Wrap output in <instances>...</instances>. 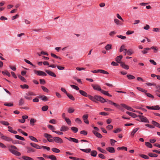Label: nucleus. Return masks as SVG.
I'll use <instances>...</instances> for the list:
<instances>
[{
	"label": "nucleus",
	"instance_id": "obj_46",
	"mask_svg": "<svg viewBox=\"0 0 160 160\" xmlns=\"http://www.w3.org/2000/svg\"><path fill=\"white\" fill-rule=\"evenodd\" d=\"M29 138L32 141L35 142H38V140L35 137L32 136H29Z\"/></svg>",
	"mask_w": 160,
	"mask_h": 160
},
{
	"label": "nucleus",
	"instance_id": "obj_8",
	"mask_svg": "<svg viewBox=\"0 0 160 160\" xmlns=\"http://www.w3.org/2000/svg\"><path fill=\"white\" fill-rule=\"evenodd\" d=\"M120 105L128 110L134 112V110L132 108L125 104L121 103L120 104Z\"/></svg>",
	"mask_w": 160,
	"mask_h": 160
},
{
	"label": "nucleus",
	"instance_id": "obj_49",
	"mask_svg": "<svg viewBox=\"0 0 160 160\" xmlns=\"http://www.w3.org/2000/svg\"><path fill=\"white\" fill-rule=\"evenodd\" d=\"M48 108V107L47 105H45L42 107V110L43 111H47Z\"/></svg>",
	"mask_w": 160,
	"mask_h": 160
},
{
	"label": "nucleus",
	"instance_id": "obj_56",
	"mask_svg": "<svg viewBox=\"0 0 160 160\" xmlns=\"http://www.w3.org/2000/svg\"><path fill=\"white\" fill-rule=\"evenodd\" d=\"M41 88H42V90L44 92H49V90L48 88H46L44 86H42L41 87Z\"/></svg>",
	"mask_w": 160,
	"mask_h": 160
},
{
	"label": "nucleus",
	"instance_id": "obj_31",
	"mask_svg": "<svg viewBox=\"0 0 160 160\" xmlns=\"http://www.w3.org/2000/svg\"><path fill=\"white\" fill-rule=\"evenodd\" d=\"M15 138L17 139L20 140L22 141H24L25 140L23 137L19 136L18 135H15Z\"/></svg>",
	"mask_w": 160,
	"mask_h": 160
},
{
	"label": "nucleus",
	"instance_id": "obj_43",
	"mask_svg": "<svg viewBox=\"0 0 160 160\" xmlns=\"http://www.w3.org/2000/svg\"><path fill=\"white\" fill-rule=\"evenodd\" d=\"M71 129L74 133L77 132L78 131V129L75 127H72L71 128Z\"/></svg>",
	"mask_w": 160,
	"mask_h": 160
},
{
	"label": "nucleus",
	"instance_id": "obj_19",
	"mask_svg": "<svg viewBox=\"0 0 160 160\" xmlns=\"http://www.w3.org/2000/svg\"><path fill=\"white\" fill-rule=\"evenodd\" d=\"M140 119L142 122L147 123H149V121L147 119V118L144 116H143L142 117H141V118Z\"/></svg>",
	"mask_w": 160,
	"mask_h": 160
},
{
	"label": "nucleus",
	"instance_id": "obj_24",
	"mask_svg": "<svg viewBox=\"0 0 160 160\" xmlns=\"http://www.w3.org/2000/svg\"><path fill=\"white\" fill-rule=\"evenodd\" d=\"M122 58V55H119L116 58V61L118 63H120L121 64V62H120V61Z\"/></svg>",
	"mask_w": 160,
	"mask_h": 160
},
{
	"label": "nucleus",
	"instance_id": "obj_21",
	"mask_svg": "<svg viewBox=\"0 0 160 160\" xmlns=\"http://www.w3.org/2000/svg\"><path fill=\"white\" fill-rule=\"evenodd\" d=\"M87 97H88L89 99L92 101L96 102L97 101L96 98V95L94 97H93L91 95H88Z\"/></svg>",
	"mask_w": 160,
	"mask_h": 160
},
{
	"label": "nucleus",
	"instance_id": "obj_47",
	"mask_svg": "<svg viewBox=\"0 0 160 160\" xmlns=\"http://www.w3.org/2000/svg\"><path fill=\"white\" fill-rule=\"evenodd\" d=\"M148 156L151 157H158V155L156 154L153 153H149L148 154Z\"/></svg>",
	"mask_w": 160,
	"mask_h": 160
},
{
	"label": "nucleus",
	"instance_id": "obj_38",
	"mask_svg": "<svg viewBox=\"0 0 160 160\" xmlns=\"http://www.w3.org/2000/svg\"><path fill=\"white\" fill-rule=\"evenodd\" d=\"M52 150L54 152L56 153H59L60 152V150L56 148H53L52 149Z\"/></svg>",
	"mask_w": 160,
	"mask_h": 160
},
{
	"label": "nucleus",
	"instance_id": "obj_29",
	"mask_svg": "<svg viewBox=\"0 0 160 160\" xmlns=\"http://www.w3.org/2000/svg\"><path fill=\"white\" fill-rule=\"evenodd\" d=\"M91 155L94 157H95L96 156L97 154V152L95 150H93L92 151H91Z\"/></svg>",
	"mask_w": 160,
	"mask_h": 160
},
{
	"label": "nucleus",
	"instance_id": "obj_34",
	"mask_svg": "<svg viewBox=\"0 0 160 160\" xmlns=\"http://www.w3.org/2000/svg\"><path fill=\"white\" fill-rule=\"evenodd\" d=\"M47 158L50 159L51 160H57V158L55 156L53 155H51L48 156Z\"/></svg>",
	"mask_w": 160,
	"mask_h": 160
},
{
	"label": "nucleus",
	"instance_id": "obj_25",
	"mask_svg": "<svg viewBox=\"0 0 160 160\" xmlns=\"http://www.w3.org/2000/svg\"><path fill=\"white\" fill-rule=\"evenodd\" d=\"M79 92L81 95L85 97H87L88 95L86 92L82 90H79Z\"/></svg>",
	"mask_w": 160,
	"mask_h": 160
},
{
	"label": "nucleus",
	"instance_id": "obj_12",
	"mask_svg": "<svg viewBox=\"0 0 160 160\" xmlns=\"http://www.w3.org/2000/svg\"><path fill=\"white\" fill-rule=\"evenodd\" d=\"M45 72L50 76H51L54 77H56V75L55 73L50 70H45Z\"/></svg>",
	"mask_w": 160,
	"mask_h": 160
},
{
	"label": "nucleus",
	"instance_id": "obj_32",
	"mask_svg": "<svg viewBox=\"0 0 160 160\" xmlns=\"http://www.w3.org/2000/svg\"><path fill=\"white\" fill-rule=\"evenodd\" d=\"M36 120L34 118H31L30 120V124L32 126H33L34 125V123L36 122Z\"/></svg>",
	"mask_w": 160,
	"mask_h": 160
},
{
	"label": "nucleus",
	"instance_id": "obj_63",
	"mask_svg": "<svg viewBox=\"0 0 160 160\" xmlns=\"http://www.w3.org/2000/svg\"><path fill=\"white\" fill-rule=\"evenodd\" d=\"M113 128V126L112 125H109L106 127L107 129L108 130H111Z\"/></svg>",
	"mask_w": 160,
	"mask_h": 160
},
{
	"label": "nucleus",
	"instance_id": "obj_28",
	"mask_svg": "<svg viewBox=\"0 0 160 160\" xmlns=\"http://www.w3.org/2000/svg\"><path fill=\"white\" fill-rule=\"evenodd\" d=\"M82 151L86 153H88L91 152V149L90 148H88L86 149H80Z\"/></svg>",
	"mask_w": 160,
	"mask_h": 160
},
{
	"label": "nucleus",
	"instance_id": "obj_59",
	"mask_svg": "<svg viewBox=\"0 0 160 160\" xmlns=\"http://www.w3.org/2000/svg\"><path fill=\"white\" fill-rule=\"evenodd\" d=\"M65 120L68 124L69 125H71V121L68 118H65Z\"/></svg>",
	"mask_w": 160,
	"mask_h": 160
},
{
	"label": "nucleus",
	"instance_id": "obj_64",
	"mask_svg": "<svg viewBox=\"0 0 160 160\" xmlns=\"http://www.w3.org/2000/svg\"><path fill=\"white\" fill-rule=\"evenodd\" d=\"M81 134L84 135L86 136L88 134L87 132L85 130H82L80 132Z\"/></svg>",
	"mask_w": 160,
	"mask_h": 160
},
{
	"label": "nucleus",
	"instance_id": "obj_44",
	"mask_svg": "<svg viewBox=\"0 0 160 160\" xmlns=\"http://www.w3.org/2000/svg\"><path fill=\"white\" fill-rule=\"evenodd\" d=\"M105 48L107 50H109L112 48V45L110 44H108L105 47Z\"/></svg>",
	"mask_w": 160,
	"mask_h": 160
},
{
	"label": "nucleus",
	"instance_id": "obj_14",
	"mask_svg": "<svg viewBox=\"0 0 160 160\" xmlns=\"http://www.w3.org/2000/svg\"><path fill=\"white\" fill-rule=\"evenodd\" d=\"M30 145L33 147L37 149H41V146H40L39 145L34 143L31 142L30 143Z\"/></svg>",
	"mask_w": 160,
	"mask_h": 160
},
{
	"label": "nucleus",
	"instance_id": "obj_16",
	"mask_svg": "<svg viewBox=\"0 0 160 160\" xmlns=\"http://www.w3.org/2000/svg\"><path fill=\"white\" fill-rule=\"evenodd\" d=\"M92 132L98 138H101L102 137V135L100 133L94 130L92 131Z\"/></svg>",
	"mask_w": 160,
	"mask_h": 160
},
{
	"label": "nucleus",
	"instance_id": "obj_18",
	"mask_svg": "<svg viewBox=\"0 0 160 160\" xmlns=\"http://www.w3.org/2000/svg\"><path fill=\"white\" fill-rule=\"evenodd\" d=\"M126 113L127 114H128L130 116H131L133 118H137V115L134 113L128 111Z\"/></svg>",
	"mask_w": 160,
	"mask_h": 160
},
{
	"label": "nucleus",
	"instance_id": "obj_40",
	"mask_svg": "<svg viewBox=\"0 0 160 160\" xmlns=\"http://www.w3.org/2000/svg\"><path fill=\"white\" fill-rule=\"evenodd\" d=\"M127 77L129 80L133 79L135 78V77L134 76L130 74L127 75Z\"/></svg>",
	"mask_w": 160,
	"mask_h": 160
},
{
	"label": "nucleus",
	"instance_id": "obj_55",
	"mask_svg": "<svg viewBox=\"0 0 160 160\" xmlns=\"http://www.w3.org/2000/svg\"><path fill=\"white\" fill-rule=\"evenodd\" d=\"M125 46L124 45H122L120 47V52H123V51L125 50L126 48H125Z\"/></svg>",
	"mask_w": 160,
	"mask_h": 160
},
{
	"label": "nucleus",
	"instance_id": "obj_51",
	"mask_svg": "<svg viewBox=\"0 0 160 160\" xmlns=\"http://www.w3.org/2000/svg\"><path fill=\"white\" fill-rule=\"evenodd\" d=\"M151 49H152L154 50V53H156L158 51V48L156 47L152 46L151 47Z\"/></svg>",
	"mask_w": 160,
	"mask_h": 160
},
{
	"label": "nucleus",
	"instance_id": "obj_15",
	"mask_svg": "<svg viewBox=\"0 0 160 160\" xmlns=\"http://www.w3.org/2000/svg\"><path fill=\"white\" fill-rule=\"evenodd\" d=\"M106 150L111 153H114L115 152V150L112 147H108L106 148Z\"/></svg>",
	"mask_w": 160,
	"mask_h": 160
},
{
	"label": "nucleus",
	"instance_id": "obj_36",
	"mask_svg": "<svg viewBox=\"0 0 160 160\" xmlns=\"http://www.w3.org/2000/svg\"><path fill=\"white\" fill-rule=\"evenodd\" d=\"M40 98L43 101H46L48 100V99L46 96L44 95H42L40 97Z\"/></svg>",
	"mask_w": 160,
	"mask_h": 160
},
{
	"label": "nucleus",
	"instance_id": "obj_62",
	"mask_svg": "<svg viewBox=\"0 0 160 160\" xmlns=\"http://www.w3.org/2000/svg\"><path fill=\"white\" fill-rule=\"evenodd\" d=\"M71 87L73 89H74L77 90H79V88L77 86L74 85H70Z\"/></svg>",
	"mask_w": 160,
	"mask_h": 160
},
{
	"label": "nucleus",
	"instance_id": "obj_3",
	"mask_svg": "<svg viewBox=\"0 0 160 160\" xmlns=\"http://www.w3.org/2000/svg\"><path fill=\"white\" fill-rule=\"evenodd\" d=\"M34 73L38 76H46L47 74L44 72L40 70H34Z\"/></svg>",
	"mask_w": 160,
	"mask_h": 160
},
{
	"label": "nucleus",
	"instance_id": "obj_33",
	"mask_svg": "<svg viewBox=\"0 0 160 160\" xmlns=\"http://www.w3.org/2000/svg\"><path fill=\"white\" fill-rule=\"evenodd\" d=\"M22 158L24 160H34L32 158L28 156H23Z\"/></svg>",
	"mask_w": 160,
	"mask_h": 160
},
{
	"label": "nucleus",
	"instance_id": "obj_23",
	"mask_svg": "<svg viewBox=\"0 0 160 160\" xmlns=\"http://www.w3.org/2000/svg\"><path fill=\"white\" fill-rule=\"evenodd\" d=\"M0 123L5 126H8L10 124L8 122L5 121H0Z\"/></svg>",
	"mask_w": 160,
	"mask_h": 160
},
{
	"label": "nucleus",
	"instance_id": "obj_58",
	"mask_svg": "<svg viewBox=\"0 0 160 160\" xmlns=\"http://www.w3.org/2000/svg\"><path fill=\"white\" fill-rule=\"evenodd\" d=\"M145 94L147 95V96L148 97L150 98H152V99H153L154 98V97L150 93L146 92L145 93Z\"/></svg>",
	"mask_w": 160,
	"mask_h": 160
},
{
	"label": "nucleus",
	"instance_id": "obj_39",
	"mask_svg": "<svg viewBox=\"0 0 160 160\" xmlns=\"http://www.w3.org/2000/svg\"><path fill=\"white\" fill-rule=\"evenodd\" d=\"M67 95L71 100L72 101L75 100V98L72 95L68 93H67Z\"/></svg>",
	"mask_w": 160,
	"mask_h": 160
},
{
	"label": "nucleus",
	"instance_id": "obj_11",
	"mask_svg": "<svg viewBox=\"0 0 160 160\" xmlns=\"http://www.w3.org/2000/svg\"><path fill=\"white\" fill-rule=\"evenodd\" d=\"M92 87L93 89L95 90H97L98 91H100L101 90V88L100 87L98 84H92Z\"/></svg>",
	"mask_w": 160,
	"mask_h": 160
},
{
	"label": "nucleus",
	"instance_id": "obj_26",
	"mask_svg": "<svg viewBox=\"0 0 160 160\" xmlns=\"http://www.w3.org/2000/svg\"><path fill=\"white\" fill-rule=\"evenodd\" d=\"M121 66L123 68L126 70H128L129 68L128 66L125 64L121 62Z\"/></svg>",
	"mask_w": 160,
	"mask_h": 160
},
{
	"label": "nucleus",
	"instance_id": "obj_20",
	"mask_svg": "<svg viewBox=\"0 0 160 160\" xmlns=\"http://www.w3.org/2000/svg\"><path fill=\"white\" fill-rule=\"evenodd\" d=\"M27 149V152L28 153H30L31 152H34L35 151V150L32 148L28 147L26 148Z\"/></svg>",
	"mask_w": 160,
	"mask_h": 160
},
{
	"label": "nucleus",
	"instance_id": "obj_48",
	"mask_svg": "<svg viewBox=\"0 0 160 160\" xmlns=\"http://www.w3.org/2000/svg\"><path fill=\"white\" fill-rule=\"evenodd\" d=\"M139 156L145 159H148L149 158V157L146 155L140 154V155H139Z\"/></svg>",
	"mask_w": 160,
	"mask_h": 160
},
{
	"label": "nucleus",
	"instance_id": "obj_2",
	"mask_svg": "<svg viewBox=\"0 0 160 160\" xmlns=\"http://www.w3.org/2000/svg\"><path fill=\"white\" fill-rule=\"evenodd\" d=\"M36 96V94L33 92L29 91L26 93L24 95V98L27 100H31L32 98V96Z\"/></svg>",
	"mask_w": 160,
	"mask_h": 160
},
{
	"label": "nucleus",
	"instance_id": "obj_53",
	"mask_svg": "<svg viewBox=\"0 0 160 160\" xmlns=\"http://www.w3.org/2000/svg\"><path fill=\"white\" fill-rule=\"evenodd\" d=\"M122 131V129L121 128H119L114 130L113 132L115 133H117L121 132Z\"/></svg>",
	"mask_w": 160,
	"mask_h": 160
},
{
	"label": "nucleus",
	"instance_id": "obj_61",
	"mask_svg": "<svg viewBox=\"0 0 160 160\" xmlns=\"http://www.w3.org/2000/svg\"><path fill=\"white\" fill-rule=\"evenodd\" d=\"M74 111V109L72 108H69L68 110V112L69 113H72Z\"/></svg>",
	"mask_w": 160,
	"mask_h": 160
},
{
	"label": "nucleus",
	"instance_id": "obj_7",
	"mask_svg": "<svg viewBox=\"0 0 160 160\" xmlns=\"http://www.w3.org/2000/svg\"><path fill=\"white\" fill-rule=\"evenodd\" d=\"M1 138L2 139L7 142H11L12 139L10 137L4 135L3 134H1Z\"/></svg>",
	"mask_w": 160,
	"mask_h": 160
},
{
	"label": "nucleus",
	"instance_id": "obj_13",
	"mask_svg": "<svg viewBox=\"0 0 160 160\" xmlns=\"http://www.w3.org/2000/svg\"><path fill=\"white\" fill-rule=\"evenodd\" d=\"M69 129V128L66 126L63 125L60 128V131L61 132H66Z\"/></svg>",
	"mask_w": 160,
	"mask_h": 160
},
{
	"label": "nucleus",
	"instance_id": "obj_60",
	"mask_svg": "<svg viewBox=\"0 0 160 160\" xmlns=\"http://www.w3.org/2000/svg\"><path fill=\"white\" fill-rule=\"evenodd\" d=\"M48 127L50 130H52V131H54V130L55 129V128L53 126L51 125H48Z\"/></svg>",
	"mask_w": 160,
	"mask_h": 160
},
{
	"label": "nucleus",
	"instance_id": "obj_30",
	"mask_svg": "<svg viewBox=\"0 0 160 160\" xmlns=\"http://www.w3.org/2000/svg\"><path fill=\"white\" fill-rule=\"evenodd\" d=\"M24 103V100L22 98L20 99L19 101L18 104L20 106H22Z\"/></svg>",
	"mask_w": 160,
	"mask_h": 160
},
{
	"label": "nucleus",
	"instance_id": "obj_1",
	"mask_svg": "<svg viewBox=\"0 0 160 160\" xmlns=\"http://www.w3.org/2000/svg\"><path fill=\"white\" fill-rule=\"evenodd\" d=\"M17 148L15 146L11 145L10 147L8 148L9 151L12 154L18 156H20L21 155V153L16 151L15 150H17Z\"/></svg>",
	"mask_w": 160,
	"mask_h": 160
},
{
	"label": "nucleus",
	"instance_id": "obj_17",
	"mask_svg": "<svg viewBox=\"0 0 160 160\" xmlns=\"http://www.w3.org/2000/svg\"><path fill=\"white\" fill-rule=\"evenodd\" d=\"M8 131L10 132L15 134L17 133V131L13 130V128L12 127L8 126Z\"/></svg>",
	"mask_w": 160,
	"mask_h": 160
},
{
	"label": "nucleus",
	"instance_id": "obj_54",
	"mask_svg": "<svg viewBox=\"0 0 160 160\" xmlns=\"http://www.w3.org/2000/svg\"><path fill=\"white\" fill-rule=\"evenodd\" d=\"M145 145L148 147L151 148H152V145L149 142H146Z\"/></svg>",
	"mask_w": 160,
	"mask_h": 160
},
{
	"label": "nucleus",
	"instance_id": "obj_27",
	"mask_svg": "<svg viewBox=\"0 0 160 160\" xmlns=\"http://www.w3.org/2000/svg\"><path fill=\"white\" fill-rule=\"evenodd\" d=\"M152 123L153 125L156 126L157 127L160 128V124L154 121H152Z\"/></svg>",
	"mask_w": 160,
	"mask_h": 160
},
{
	"label": "nucleus",
	"instance_id": "obj_5",
	"mask_svg": "<svg viewBox=\"0 0 160 160\" xmlns=\"http://www.w3.org/2000/svg\"><path fill=\"white\" fill-rule=\"evenodd\" d=\"M53 142L54 141L56 143L61 144L63 142L62 139L59 137H54L53 138Z\"/></svg>",
	"mask_w": 160,
	"mask_h": 160
},
{
	"label": "nucleus",
	"instance_id": "obj_52",
	"mask_svg": "<svg viewBox=\"0 0 160 160\" xmlns=\"http://www.w3.org/2000/svg\"><path fill=\"white\" fill-rule=\"evenodd\" d=\"M111 105L114 106L119 109H120V105L116 103L112 102Z\"/></svg>",
	"mask_w": 160,
	"mask_h": 160
},
{
	"label": "nucleus",
	"instance_id": "obj_37",
	"mask_svg": "<svg viewBox=\"0 0 160 160\" xmlns=\"http://www.w3.org/2000/svg\"><path fill=\"white\" fill-rule=\"evenodd\" d=\"M76 122L79 124H81L82 123V121L81 119L79 118H76L75 120Z\"/></svg>",
	"mask_w": 160,
	"mask_h": 160
},
{
	"label": "nucleus",
	"instance_id": "obj_57",
	"mask_svg": "<svg viewBox=\"0 0 160 160\" xmlns=\"http://www.w3.org/2000/svg\"><path fill=\"white\" fill-rule=\"evenodd\" d=\"M18 77L19 79L22 81H23L24 82H26V79L24 77L21 76L20 75H19Z\"/></svg>",
	"mask_w": 160,
	"mask_h": 160
},
{
	"label": "nucleus",
	"instance_id": "obj_6",
	"mask_svg": "<svg viewBox=\"0 0 160 160\" xmlns=\"http://www.w3.org/2000/svg\"><path fill=\"white\" fill-rule=\"evenodd\" d=\"M44 136L46 138L48 142H53V139L52 136L48 133H45L44 134Z\"/></svg>",
	"mask_w": 160,
	"mask_h": 160
},
{
	"label": "nucleus",
	"instance_id": "obj_42",
	"mask_svg": "<svg viewBox=\"0 0 160 160\" xmlns=\"http://www.w3.org/2000/svg\"><path fill=\"white\" fill-rule=\"evenodd\" d=\"M134 53V52L132 49H129L127 50V54L128 55H131Z\"/></svg>",
	"mask_w": 160,
	"mask_h": 160
},
{
	"label": "nucleus",
	"instance_id": "obj_22",
	"mask_svg": "<svg viewBox=\"0 0 160 160\" xmlns=\"http://www.w3.org/2000/svg\"><path fill=\"white\" fill-rule=\"evenodd\" d=\"M139 128H136L132 130V131L131 133V137H133L134 136V134L135 133L139 130Z\"/></svg>",
	"mask_w": 160,
	"mask_h": 160
},
{
	"label": "nucleus",
	"instance_id": "obj_4",
	"mask_svg": "<svg viewBox=\"0 0 160 160\" xmlns=\"http://www.w3.org/2000/svg\"><path fill=\"white\" fill-rule=\"evenodd\" d=\"M91 72L93 73H100L106 74H109V73L108 72L102 69H98L97 70L91 71Z\"/></svg>",
	"mask_w": 160,
	"mask_h": 160
},
{
	"label": "nucleus",
	"instance_id": "obj_45",
	"mask_svg": "<svg viewBox=\"0 0 160 160\" xmlns=\"http://www.w3.org/2000/svg\"><path fill=\"white\" fill-rule=\"evenodd\" d=\"M97 149L102 153H106V151L105 150L101 148L100 147H98L97 148Z\"/></svg>",
	"mask_w": 160,
	"mask_h": 160
},
{
	"label": "nucleus",
	"instance_id": "obj_50",
	"mask_svg": "<svg viewBox=\"0 0 160 160\" xmlns=\"http://www.w3.org/2000/svg\"><path fill=\"white\" fill-rule=\"evenodd\" d=\"M20 87L22 89H28L29 88V86L26 84L21 85Z\"/></svg>",
	"mask_w": 160,
	"mask_h": 160
},
{
	"label": "nucleus",
	"instance_id": "obj_10",
	"mask_svg": "<svg viewBox=\"0 0 160 160\" xmlns=\"http://www.w3.org/2000/svg\"><path fill=\"white\" fill-rule=\"evenodd\" d=\"M97 101H100L102 103H104L107 102V100L102 97L98 95H96Z\"/></svg>",
	"mask_w": 160,
	"mask_h": 160
},
{
	"label": "nucleus",
	"instance_id": "obj_9",
	"mask_svg": "<svg viewBox=\"0 0 160 160\" xmlns=\"http://www.w3.org/2000/svg\"><path fill=\"white\" fill-rule=\"evenodd\" d=\"M88 114H84L82 116V119L84 121V123L87 124H89V122L88 119Z\"/></svg>",
	"mask_w": 160,
	"mask_h": 160
},
{
	"label": "nucleus",
	"instance_id": "obj_35",
	"mask_svg": "<svg viewBox=\"0 0 160 160\" xmlns=\"http://www.w3.org/2000/svg\"><path fill=\"white\" fill-rule=\"evenodd\" d=\"M137 89L139 91H140L142 92L146 93L147 92V90L144 89H143L140 87H137Z\"/></svg>",
	"mask_w": 160,
	"mask_h": 160
},
{
	"label": "nucleus",
	"instance_id": "obj_41",
	"mask_svg": "<svg viewBox=\"0 0 160 160\" xmlns=\"http://www.w3.org/2000/svg\"><path fill=\"white\" fill-rule=\"evenodd\" d=\"M2 73L3 75H7L9 77H10L11 76L10 74L7 71H2Z\"/></svg>",
	"mask_w": 160,
	"mask_h": 160
}]
</instances>
